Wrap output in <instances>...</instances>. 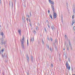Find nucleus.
I'll return each mask as SVG.
<instances>
[{
	"label": "nucleus",
	"instance_id": "obj_48",
	"mask_svg": "<svg viewBox=\"0 0 75 75\" xmlns=\"http://www.w3.org/2000/svg\"><path fill=\"white\" fill-rule=\"evenodd\" d=\"M7 56H6V57Z\"/></svg>",
	"mask_w": 75,
	"mask_h": 75
},
{
	"label": "nucleus",
	"instance_id": "obj_29",
	"mask_svg": "<svg viewBox=\"0 0 75 75\" xmlns=\"http://www.w3.org/2000/svg\"><path fill=\"white\" fill-rule=\"evenodd\" d=\"M28 18H26V20L27 21H28Z\"/></svg>",
	"mask_w": 75,
	"mask_h": 75
},
{
	"label": "nucleus",
	"instance_id": "obj_23",
	"mask_svg": "<svg viewBox=\"0 0 75 75\" xmlns=\"http://www.w3.org/2000/svg\"><path fill=\"white\" fill-rule=\"evenodd\" d=\"M22 20L24 21V17H22Z\"/></svg>",
	"mask_w": 75,
	"mask_h": 75
},
{
	"label": "nucleus",
	"instance_id": "obj_43",
	"mask_svg": "<svg viewBox=\"0 0 75 75\" xmlns=\"http://www.w3.org/2000/svg\"><path fill=\"white\" fill-rule=\"evenodd\" d=\"M1 3V0H0V3Z\"/></svg>",
	"mask_w": 75,
	"mask_h": 75
},
{
	"label": "nucleus",
	"instance_id": "obj_17",
	"mask_svg": "<svg viewBox=\"0 0 75 75\" xmlns=\"http://www.w3.org/2000/svg\"><path fill=\"white\" fill-rule=\"evenodd\" d=\"M31 61H33V56L31 55Z\"/></svg>",
	"mask_w": 75,
	"mask_h": 75
},
{
	"label": "nucleus",
	"instance_id": "obj_42",
	"mask_svg": "<svg viewBox=\"0 0 75 75\" xmlns=\"http://www.w3.org/2000/svg\"><path fill=\"white\" fill-rule=\"evenodd\" d=\"M13 1H16V0H13Z\"/></svg>",
	"mask_w": 75,
	"mask_h": 75
},
{
	"label": "nucleus",
	"instance_id": "obj_13",
	"mask_svg": "<svg viewBox=\"0 0 75 75\" xmlns=\"http://www.w3.org/2000/svg\"><path fill=\"white\" fill-rule=\"evenodd\" d=\"M4 52V50H1L0 52V54H1V53H3Z\"/></svg>",
	"mask_w": 75,
	"mask_h": 75
},
{
	"label": "nucleus",
	"instance_id": "obj_26",
	"mask_svg": "<svg viewBox=\"0 0 75 75\" xmlns=\"http://www.w3.org/2000/svg\"><path fill=\"white\" fill-rule=\"evenodd\" d=\"M2 58H4V57H5V55H3V54H2Z\"/></svg>",
	"mask_w": 75,
	"mask_h": 75
},
{
	"label": "nucleus",
	"instance_id": "obj_3",
	"mask_svg": "<svg viewBox=\"0 0 75 75\" xmlns=\"http://www.w3.org/2000/svg\"><path fill=\"white\" fill-rule=\"evenodd\" d=\"M66 65L67 69H68V70H70V69H71V67L70 66H69V64H68V62H66Z\"/></svg>",
	"mask_w": 75,
	"mask_h": 75
},
{
	"label": "nucleus",
	"instance_id": "obj_21",
	"mask_svg": "<svg viewBox=\"0 0 75 75\" xmlns=\"http://www.w3.org/2000/svg\"><path fill=\"white\" fill-rule=\"evenodd\" d=\"M52 30H54V26L52 25Z\"/></svg>",
	"mask_w": 75,
	"mask_h": 75
},
{
	"label": "nucleus",
	"instance_id": "obj_24",
	"mask_svg": "<svg viewBox=\"0 0 75 75\" xmlns=\"http://www.w3.org/2000/svg\"><path fill=\"white\" fill-rule=\"evenodd\" d=\"M44 30H45V32L47 33V30L46 29V28H44Z\"/></svg>",
	"mask_w": 75,
	"mask_h": 75
},
{
	"label": "nucleus",
	"instance_id": "obj_6",
	"mask_svg": "<svg viewBox=\"0 0 75 75\" xmlns=\"http://www.w3.org/2000/svg\"><path fill=\"white\" fill-rule=\"evenodd\" d=\"M69 46L71 50H72V45H71V42H70V41H69Z\"/></svg>",
	"mask_w": 75,
	"mask_h": 75
},
{
	"label": "nucleus",
	"instance_id": "obj_19",
	"mask_svg": "<svg viewBox=\"0 0 75 75\" xmlns=\"http://www.w3.org/2000/svg\"><path fill=\"white\" fill-rule=\"evenodd\" d=\"M27 45H28V39H27Z\"/></svg>",
	"mask_w": 75,
	"mask_h": 75
},
{
	"label": "nucleus",
	"instance_id": "obj_9",
	"mask_svg": "<svg viewBox=\"0 0 75 75\" xmlns=\"http://www.w3.org/2000/svg\"><path fill=\"white\" fill-rule=\"evenodd\" d=\"M1 43L2 44H5V42H3V38L1 39Z\"/></svg>",
	"mask_w": 75,
	"mask_h": 75
},
{
	"label": "nucleus",
	"instance_id": "obj_14",
	"mask_svg": "<svg viewBox=\"0 0 75 75\" xmlns=\"http://www.w3.org/2000/svg\"><path fill=\"white\" fill-rule=\"evenodd\" d=\"M34 38H32L30 39V41H34Z\"/></svg>",
	"mask_w": 75,
	"mask_h": 75
},
{
	"label": "nucleus",
	"instance_id": "obj_1",
	"mask_svg": "<svg viewBox=\"0 0 75 75\" xmlns=\"http://www.w3.org/2000/svg\"><path fill=\"white\" fill-rule=\"evenodd\" d=\"M21 45L22 46V48L23 50H24V36L23 35L22 36V39L21 40Z\"/></svg>",
	"mask_w": 75,
	"mask_h": 75
},
{
	"label": "nucleus",
	"instance_id": "obj_18",
	"mask_svg": "<svg viewBox=\"0 0 75 75\" xmlns=\"http://www.w3.org/2000/svg\"><path fill=\"white\" fill-rule=\"evenodd\" d=\"M33 32L34 33V34H35L36 33V31H35V30H34L33 31Z\"/></svg>",
	"mask_w": 75,
	"mask_h": 75
},
{
	"label": "nucleus",
	"instance_id": "obj_30",
	"mask_svg": "<svg viewBox=\"0 0 75 75\" xmlns=\"http://www.w3.org/2000/svg\"><path fill=\"white\" fill-rule=\"evenodd\" d=\"M67 7H68V3H66Z\"/></svg>",
	"mask_w": 75,
	"mask_h": 75
},
{
	"label": "nucleus",
	"instance_id": "obj_45",
	"mask_svg": "<svg viewBox=\"0 0 75 75\" xmlns=\"http://www.w3.org/2000/svg\"><path fill=\"white\" fill-rule=\"evenodd\" d=\"M63 50H65V48H64Z\"/></svg>",
	"mask_w": 75,
	"mask_h": 75
},
{
	"label": "nucleus",
	"instance_id": "obj_33",
	"mask_svg": "<svg viewBox=\"0 0 75 75\" xmlns=\"http://www.w3.org/2000/svg\"><path fill=\"white\" fill-rule=\"evenodd\" d=\"M74 15H73V16H72V18H74Z\"/></svg>",
	"mask_w": 75,
	"mask_h": 75
},
{
	"label": "nucleus",
	"instance_id": "obj_28",
	"mask_svg": "<svg viewBox=\"0 0 75 75\" xmlns=\"http://www.w3.org/2000/svg\"><path fill=\"white\" fill-rule=\"evenodd\" d=\"M42 44H44V41H43V40H42Z\"/></svg>",
	"mask_w": 75,
	"mask_h": 75
},
{
	"label": "nucleus",
	"instance_id": "obj_32",
	"mask_svg": "<svg viewBox=\"0 0 75 75\" xmlns=\"http://www.w3.org/2000/svg\"><path fill=\"white\" fill-rule=\"evenodd\" d=\"M73 30L75 31V26L73 27Z\"/></svg>",
	"mask_w": 75,
	"mask_h": 75
},
{
	"label": "nucleus",
	"instance_id": "obj_38",
	"mask_svg": "<svg viewBox=\"0 0 75 75\" xmlns=\"http://www.w3.org/2000/svg\"><path fill=\"white\" fill-rule=\"evenodd\" d=\"M29 22H31V20L30 19H29Z\"/></svg>",
	"mask_w": 75,
	"mask_h": 75
},
{
	"label": "nucleus",
	"instance_id": "obj_49",
	"mask_svg": "<svg viewBox=\"0 0 75 75\" xmlns=\"http://www.w3.org/2000/svg\"><path fill=\"white\" fill-rule=\"evenodd\" d=\"M1 26H0V27Z\"/></svg>",
	"mask_w": 75,
	"mask_h": 75
},
{
	"label": "nucleus",
	"instance_id": "obj_35",
	"mask_svg": "<svg viewBox=\"0 0 75 75\" xmlns=\"http://www.w3.org/2000/svg\"><path fill=\"white\" fill-rule=\"evenodd\" d=\"M48 27L49 28H50V25H48Z\"/></svg>",
	"mask_w": 75,
	"mask_h": 75
},
{
	"label": "nucleus",
	"instance_id": "obj_15",
	"mask_svg": "<svg viewBox=\"0 0 75 75\" xmlns=\"http://www.w3.org/2000/svg\"><path fill=\"white\" fill-rule=\"evenodd\" d=\"M66 47L67 48V50L68 51L69 50V47L68 46V45H67L66 46Z\"/></svg>",
	"mask_w": 75,
	"mask_h": 75
},
{
	"label": "nucleus",
	"instance_id": "obj_20",
	"mask_svg": "<svg viewBox=\"0 0 75 75\" xmlns=\"http://www.w3.org/2000/svg\"><path fill=\"white\" fill-rule=\"evenodd\" d=\"M30 17V16L28 15H27L26 18H29Z\"/></svg>",
	"mask_w": 75,
	"mask_h": 75
},
{
	"label": "nucleus",
	"instance_id": "obj_47",
	"mask_svg": "<svg viewBox=\"0 0 75 75\" xmlns=\"http://www.w3.org/2000/svg\"><path fill=\"white\" fill-rule=\"evenodd\" d=\"M72 75H75V74H72Z\"/></svg>",
	"mask_w": 75,
	"mask_h": 75
},
{
	"label": "nucleus",
	"instance_id": "obj_16",
	"mask_svg": "<svg viewBox=\"0 0 75 75\" xmlns=\"http://www.w3.org/2000/svg\"><path fill=\"white\" fill-rule=\"evenodd\" d=\"M50 17L51 18L52 20L53 18H52V15L50 14Z\"/></svg>",
	"mask_w": 75,
	"mask_h": 75
},
{
	"label": "nucleus",
	"instance_id": "obj_22",
	"mask_svg": "<svg viewBox=\"0 0 75 75\" xmlns=\"http://www.w3.org/2000/svg\"><path fill=\"white\" fill-rule=\"evenodd\" d=\"M51 68H53V64H51Z\"/></svg>",
	"mask_w": 75,
	"mask_h": 75
},
{
	"label": "nucleus",
	"instance_id": "obj_40",
	"mask_svg": "<svg viewBox=\"0 0 75 75\" xmlns=\"http://www.w3.org/2000/svg\"><path fill=\"white\" fill-rule=\"evenodd\" d=\"M55 48H56V50H57V47H55Z\"/></svg>",
	"mask_w": 75,
	"mask_h": 75
},
{
	"label": "nucleus",
	"instance_id": "obj_46",
	"mask_svg": "<svg viewBox=\"0 0 75 75\" xmlns=\"http://www.w3.org/2000/svg\"><path fill=\"white\" fill-rule=\"evenodd\" d=\"M48 40H49V38H47Z\"/></svg>",
	"mask_w": 75,
	"mask_h": 75
},
{
	"label": "nucleus",
	"instance_id": "obj_25",
	"mask_svg": "<svg viewBox=\"0 0 75 75\" xmlns=\"http://www.w3.org/2000/svg\"><path fill=\"white\" fill-rule=\"evenodd\" d=\"M64 37L65 38H67V35H65Z\"/></svg>",
	"mask_w": 75,
	"mask_h": 75
},
{
	"label": "nucleus",
	"instance_id": "obj_44",
	"mask_svg": "<svg viewBox=\"0 0 75 75\" xmlns=\"http://www.w3.org/2000/svg\"><path fill=\"white\" fill-rule=\"evenodd\" d=\"M30 26H31V23H30Z\"/></svg>",
	"mask_w": 75,
	"mask_h": 75
},
{
	"label": "nucleus",
	"instance_id": "obj_11",
	"mask_svg": "<svg viewBox=\"0 0 75 75\" xmlns=\"http://www.w3.org/2000/svg\"><path fill=\"white\" fill-rule=\"evenodd\" d=\"M73 13H75V6H73Z\"/></svg>",
	"mask_w": 75,
	"mask_h": 75
},
{
	"label": "nucleus",
	"instance_id": "obj_34",
	"mask_svg": "<svg viewBox=\"0 0 75 75\" xmlns=\"http://www.w3.org/2000/svg\"><path fill=\"white\" fill-rule=\"evenodd\" d=\"M50 40H51V41H52V38H50Z\"/></svg>",
	"mask_w": 75,
	"mask_h": 75
},
{
	"label": "nucleus",
	"instance_id": "obj_8",
	"mask_svg": "<svg viewBox=\"0 0 75 75\" xmlns=\"http://www.w3.org/2000/svg\"><path fill=\"white\" fill-rule=\"evenodd\" d=\"M18 32L20 35V36H21V29H19L18 30Z\"/></svg>",
	"mask_w": 75,
	"mask_h": 75
},
{
	"label": "nucleus",
	"instance_id": "obj_39",
	"mask_svg": "<svg viewBox=\"0 0 75 75\" xmlns=\"http://www.w3.org/2000/svg\"><path fill=\"white\" fill-rule=\"evenodd\" d=\"M27 75H29V73H27Z\"/></svg>",
	"mask_w": 75,
	"mask_h": 75
},
{
	"label": "nucleus",
	"instance_id": "obj_31",
	"mask_svg": "<svg viewBox=\"0 0 75 75\" xmlns=\"http://www.w3.org/2000/svg\"><path fill=\"white\" fill-rule=\"evenodd\" d=\"M47 47L48 48L50 49V48H49V46L48 45H47Z\"/></svg>",
	"mask_w": 75,
	"mask_h": 75
},
{
	"label": "nucleus",
	"instance_id": "obj_41",
	"mask_svg": "<svg viewBox=\"0 0 75 75\" xmlns=\"http://www.w3.org/2000/svg\"><path fill=\"white\" fill-rule=\"evenodd\" d=\"M50 50L51 51H52V50L51 49V48H50Z\"/></svg>",
	"mask_w": 75,
	"mask_h": 75
},
{
	"label": "nucleus",
	"instance_id": "obj_36",
	"mask_svg": "<svg viewBox=\"0 0 75 75\" xmlns=\"http://www.w3.org/2000/svg\"><path fill=\"white\" fill-rule=\"evenodd\" d=\"M36 30H38V27H36Z\"/></svg>",
	"mask_w": 75,
	"mask_h": 75
},
{
	"label": "nucleus",
	"instance_id": "obj_2",
	"mask_svg": "<svg viewBox=\"0 0 75 75\" xmlns=\"http://www.w3.org/2000/svg\"><path fill=\"white\" fill-rule=\"evenodd\" d=\"M52 8L53 12V17L54 18H57V13H55L54 6L53 5H52Z\"/></svg>",
	"mask_w": 75,
	"mask_h": 75
},
{
	"label": "nucleus",
	"instance_id": "obj_12",
	"mask_svg": "<svg viewBox=\"0 0 75 75\" xmlns=\"http://www.w3.org/2000/svg\"><path fill=\"white\" fill-rule=\"evenodd\" d=\"M75 20H72V23H71V25H73V24H74V23H75Z\"/></svg>",
	"mask_w": 75,
	"mask_h": 75
},
{
	"label": "nucleus",
	"instance_id": "obj_4",
	"mask_svg": "<svg viewBox=\"0 0 75 75\" xmlns=\"http://www.w3.org/2000/svg\"><path fill=\"white\" fill-rule=\"evenodd\" d=\"M26 59L27 61L28 62H29V61H30V59H29V56L28 54H26Z\"/></svg>",
	"mask_w": 75,
	"mask_h": 75
},
{
	"label": "nucleus",
	"instance_id": "obj_27",
	"mask_svg": "<svg viewBox=\"0 0 75 75\" xmlns=\"http://www.w3.org/2000/svg\"><path fill=\"white\" fill-rule=\"evenodd\" d=\"M30 16H31V12H30Z\"/></svg>",
	"mask_w": 75,
	"mask_h": 75
},
{
	"label": "nucleus",
	"instance_id": "obj_50",
	"mask_svg": "<svg viewBox=\"0 0 75 75\" xmlns=\"http://www.w3.org/2000/svg\"><path fill=\"white\" fill-rule=\"evenodd\" d=\"M1 48L0 47V48Z\"/></svg>",
	"mask_w": 75,
	"mask_h": 75
},
{
	"label": "nucleus",
	"instance_id": "obj_5",
	"mask_svg": "<svg viewBox=\"0 0 75 75\" xmlns=\"http://www.w3.org/2000/svg\"><path fill=\"white\" fill-rule=\"evenodd\" d=\"M9 5H10V6L11 8H13V3L12 2L10 3Z\"/></svg>",
	"mask_w": 75,
	"mask_h": 75
},
{
	"label": "nucleus",
	"instance_id": "obj_37",
	"mask_svg": "<svg viewBox=\"0 0 75 75\" xmlns=\"http://www.w3.org/2000/svg\"><path fill=\"white\" fill-rule=\"evenodd\" d=\"M48 13H50V11L49 10L48 11Z\"/></svg>",
	"mask_w": 75,
	"mask_h": 75
},
{
	"label": "nucleus",
	"instance_id": "obj_7",
	"mask_svg": "<svg viewBox=\"0 0 75 75\" xmlns=\"http://www.w3.org/2000/svg\"><path fill=\"white\" fill-rule=\"evenodd\" d=\"M49 1L50 3H51V4H53L51 5V6L52 7V6H54V2L51 1V0H49Z\"/></svg>",
	"mask_w": 75,
	"mask_h": 75
},
{
	"label": "nucleus",
	"instance_id": "obj_10",
	"mask_svg": "<svg viewBox=\"0 0 75 75\" xmlns=\"http://www.w3.org/2000/svg\"><path fill=\"white\" fill-rule=\"evenodd\" d=\"M1 35H2V38H3L4 37V33L3 32H1L0 33Z\"/></svg>",
	"mask_w": 75,
	"mask_h": 75
}]
</instances>
